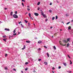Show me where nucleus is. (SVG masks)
Returning a JSON list of instances; mask_svg holds the SVG:
<instances>
[{
    "instance_id": "6e6552de",
    "label": "nucleus",
    "mask_w": 73,
    "mask_h": 73,
    "mask_svg": "<svg viewBox=\"0 0 73 73\" xmlns=\"http://www.w3.org/2000/svg\"><path fill=\"white\" fill-rule=\"evenodd\" d=\"M60 44L61 45H62V46H65L66 45V44L63 45V44H62L61 43H60Z\"/></svg>"
},
{
    "instance_id": "603ef678",
    "label": "nucleus",
    "mask_w": 73,
    "mask_h": 73,
    "mask_svg": "<svg viewBox=\"0 0 73 73\" xmlns=\"http://www.w3.org/2000/svg\"><path fill=\"white\" fill-rule=\"evenodd\" d=\"M33 72H36V71H35V70H34L33 71Z\"/></svg>"
},
{
    "instance_id": "58836bf2",
    "label": "nucleus",
    "mask_w": 73,
    "mask_h": 73,
    "mask_svg": "<svg viewBox=\"0 0 73 73\" xmlns=\"http://www.w3.org/2000/svg\"><path fill=\"white\" fill-rule=\"evenodd\" d=\"M41 59H39L38 60V61H41Z\"/></svg>"
},
{
    "instance_id": "423d86ee",
    "label": "nucleus",
    "mask_w": 73,
    "mask_h": 73,
    "mask_svg": "<svg viewBox=\"0 0 73 73\" xmlns=\"http://www.w3.org/2000/svg\"><path fill=\"white\" fill-rule=\"evenodd\" d=\"M25 45H24L23 46V48H22V50H24V49H25Z\"/></svg>"
},
{
    "instance_id": "864d4df0",
    "label": "nucleus",
    "mask_w": 73,
    "mask_h": 73,
    "mask_svg": "<svg viewBox=\"0 0 73 73\" xmlns=\"http://www.w3.org/2000/svg\"><path fill=\"white\" fill-rule=\"evenodd\" d=\"M40 11L41 12H42V9H41L40 10Z\"/></svg>"
},
{
    "instance_id": "2f4dec72",
    "label": "nucleus",
    "mask_w": 73,
    "mask_h": 73,
    "mask_svg": "<svg viewBox=\"0 0 73 73\" xmlns=\"http://www.w3.org/2000/svg\"><path fill=\"white\" fill-rule=\"evenodd\" d=\"M27 9L28 11H30V9L27 8Z\"/></svg>"
},
{
    "instance_id": "774afa93",
    "label": "nucleus",
    "mask_w": 73,
    "mask_h": 73,
    "mask_svg": "<svg viewBox=\"0 0 73 73\" xmlns=\"http://www.w3.org/2000/svg\"><path fill=\"white\" fill-rule=\"evenodd\" d=\"M53 28V27H50V28Z\"/></svg>"
},
{
    "instance_id": "680f3d73",
    "label": "nucleus",
    "mask_w": 73,
    "mask_h": 73,
    "mask_svg": "<svg viewBox=\"0 0 73 73\" xmlns=\"http://www.w3.org/2000/svg\"><path fill=\"white\" fill-rule=\"evenodd\" d=\"M60 8H62V7L61 6H60Z\"/></svg>"
},
{
    "instance_id": "dca6fc26",
    "label": "nucleus",
    "mask_w": 73,
    "mask_h": 73,
    "mask_svg": "<svg viewBox=\"0 0 73 73\" xmlns=\"http://www.w3.org/2000/svg\"><path fill=\"white\" fill-rule=\"evenodd\" d=\"M3 41H5V42H6V40H7V39H3Z\"/></svg>"
},
{
    "instance_id": "09e8293b",
    "label": "nucleus",
    "mask_w": 73,
    "mask_h": 73,
    "mask_svg": "<svg viewBox=\"0 0 73 73\" xmlns=\"http://www.w3.org/2000/svg\"><path fill=\"white\" fill-rule=\"evenodd\" d=\"M3 37H5V38L6 37V36H3Z\"/></svg>"
},
{
    "instance_id": "bf43d9fd",
    "label": "nucleus",
    "mask_w": 73,
    "mask_h": 73,
    "mask_svg": "<svg viewBox=\"0 0 73 73\" xmlns=\"http://www.w3.org/2000/svg\"><path fill=\"white\" fill-rule=\"evenodd\" d=\"M52 72L53 73H54V72L53 71H52Z\"/></svg>"
},
{
    "instance_id": "a18cd8bd",
    "label": "nucleus",
    "mask_w": 73,
    "mask_h": 73,
    "mask_svg": "<svg viewBox=\"0 0 73 73\" xmlns=\"http://www.w3.org/2000/svg\"><path fill=\"white\" fill-rule=\"evenodd\" d=\"M5 70H7L8 69V68H7V67L5 68Z\"/></svg>"
},
{
    "instance_id": "412c9836",
    "label": "nucleus",
    "mask_w": 73,
    "mask_h": 73,
    "mask_svg": "<svg viewBox=\"0 0 73 73\" xmlns=\"http://www.w3.org/2000/svg\"><path fill=\"white\" fill-rule=\"evenodd\" d=\"M40 2H38V3H37V5H40Z\"/></svg>"
},
{
    "instance_id": "473e14b6",
    "label": "nucleus",
    "mask_w": 73,
    "mask_h": 73,
    "mask_svg": "<svg viewBox=\"0 0 73 73\" xmlns=\"http://www.w3.org/2000/svg\"><path fill=\"white\" fill-rule=\"evenodd\" d=\"M69 44L68 43L67 45V46H68V47L69 46Z\"/></svg>"
},
{
    "instance_id": "5fc2aeb1",
    "label": "nucleus",
    "mask_w": 73,
    "mask_h": 73,
    "mask_svg": "<svg viewBox=\"0 0 73 73\" xmlns=\"http://www.w3.org/2000/svg\"><path fill=\"white\" fill-rule=\"evenodd\" d=\"M52 4V3H50V5H51Z\"/></svg>"
},
{
    "instance_id": "69168bd1",
    "label": "nucleus",
    "mask_w": 73,
    "mask_h": 73,
    "mask_svg": "<svg viewBox=\"0 0 73 73\" xmlns=\"http://www.w3.org/2000/svg\"><path fill=\"white\" fill-rule=\"evenodd\" d=\"M48 21V20L47 19H46V21Z\"/></svg>"
},
{
    "instance_id": "f3484780",
    "label": "nucleus",
    "mask_w": 73,
    "mask_h": 73,
    "mask_svg": "<svg viewBox=\"0 0 73 73\" xmlns=\"http://www.w3.org/2000/svg\"><path fill=\"white\" fill-rule=\"evenodd\" d=\"M15 15H17V11H16L15 12Z\"/></svg>"
},
{
    "instance_id": "bb28decb",
    "label": "nucleus",
    "mask_w": 73,
    "mask_h": 73,
    "mask_svg": "<svg viewBox=\"0 0 73 73\" xmlns=\"http://www.w3.org/2000/svg\"><path fill=\"white\" fill-rule=\"evenodd\" d=\"M54 19H55V17H52V20H54Z\"/></svg>"
},
{
    "instance_id": "5701e85b",
    "label": "nucleus",
    "mask_w": 73,
    "mask_h": 73,
    "mask_svg": "<svg viewBox=\"0 0 73 73\" xmlns=\"http://www.w3.org/2000/svg\"><path fill=\"white\" fill-rule=\"evenodd\" d=\"M13 33H16V29L14 30V31H13Z\"/></svg>"
},
{
    "instance_id": "cd10ccee",
    "label": "nucleus",
    "mask_w": 73,
    "mask_h": 73,
    "mask_svg": "<svg viewBox=\"0 0 73 73\" xmlns=\"http://www.w3.org/2000/svg\"><path fill=\"white\" fill-rule=\"evenodd\" d=\"M44 47L46 48V49H47V47L45 46H44Z\"/></svg>"
},
{
    "instance_id": "49530a36",
    "label": "nucleus",
    "mask_w": 73,
    "mask_h": 73,
    "mask_svg": "<svg viewBox=\"0 0 73 73\" xmlns=\"http://www.w3.org/2000/svg\"><path fill=\"white\" fill-rule=\"evenodd\" d=\"M13 70H14V71H16V70L15 69H13Z\"/></svg>"
},
{
    "instance_id": "9b49d317",
    "label": "nucleus",
    "mask_w": 73,
    "mask_h": 73,
    "mask_svg": "<svg viewBox=\"0 0 73 73\" xmlns=\"http://www.w3.org/2000/svg\"><path fill=\"white\" fill-rule=\"evenodd\" d=\"M41 14L42 16L44 14L43 11L41 12Z\"/></svg>"
},
{
    "instance_id": "1a4fd4ad",
    "label": "nucleus",
    "mask_w": 73,
    "mask_h": 73,
    "mask_svg": "<svg viewBox=\"0 0 73 73\" xmlns=\"http://www.w3.org/2000/svg\"><path fill=\"white\" fill-rule=\"evenodd\" d=\"M29 16L30 17H31V13H29Z\"/></svg>"
},
{
    "instance_id": "c85d7f7f",
    "label": "nucleus",
    "mask_w": 73,
    "mask_h": 73,
    "mask_svg": "<svg viewBox=\"0 0 73 73\" xmlns=\"http://www.w3.org/2000/svg\"><path fill=\"white\" fill-rule=\"evenodd\" d=\"M25 21L26 23H28V21H26L25 20Z\"/></svg>"
},
{
    "instance_id": "f257e3e1",
    "label": "nucleus",
    "mask_w": 73,
    "mask_h": 73,
    "mask_svg": "<svg viewBox=\"0 0 73 73\" xmlns=\"http://www.w3.org/2000/svg\"><path fill=\"white\" fill-rule=\"evenodd\" d=\"M13 17L15 19H17V18H18V16L16 14L13 15Z\"/></svg>"
},
{
    "instance_id": "6ab92c4d",
    "label": "nucleus",
    "mask_w": 73,
    "mask_h": 73,
    "mask_svg": "<svg viewBox=\"0 0 73 73\" xmlns=\"http://www.w3.org/2000/svg\"><path fill=\"white\" fill-rule=\"evenodd\" d=\"M53 48H54V49H56V46H53Z\"/></svg>"
},
{
    "instance_id": "a878e982",
    "label": "nucleus",
    "mask_w": 73,
    "mask_h": 73,
    "mask_svg": "<svg viewBox=\"0 0 73 73\" xmlns=\"http://www.w3.org/2000/svg\"><path fill=\"white\" fill-rule=\"evenodd\" d=\"M71 29V27H68V29L70 30V29Z\"/></svg>"
},
{
    "instance_id": "7ed1b4c3",
    "label": "nucleus",
    "mask_w": 73,
    "mask_h": 73,
    "mask_svg": "<svg viewBox=\"0 0 73 73\" xmlns=\"http://www.w3.org/2000/svg\"><path fill=\"white\" fill-rule=\"evenodd\" d=\"M34 15H35V16H38V13H34Z\"/></svg>"
},
{
    "instance_id": "79ce46f5",
    "label": "nucleus",
    "mask_w": 73,
    "mask_h": 73,
    "mask_svg": "<svg viewBox=\"0 0 73 73\" xmlns=\"http://www.w3.org/2000/svg\"><path fill=\"white\" fill-rule=\"evenodd\" d=\"M13 35L14 36H15V35H16V33H14L13 34Z\"/></svg>"
},
{
    "instance_id": "3c124183",
    "label": "nucleus",
    "mask_w": 73,
    "mask_h": 73,
    "mask_svg": "<svg viewBox=\"0 0 73 73\" xmlns=\"http://www.w3.org/2000/svg\"><path fill=\"white\" fill-rule=\"evenodd\" d=\"M39 9H40V7H38V11H39Z\"/></svg>"
},
{
    "instance_id": "c756f323",
    "label": "nucleus",
    "mask_w": 73,
    "mask_h": 73,
    "mask_svg": "<svg viewBox=\"0 0 73 73\" xmlns=\"http://www.w3.org/2000/svg\"><path fill=\"white\" fill-rule=\"evenodd\" d=\"M25 70H26V71H27V70H28V68H25Z\"/></svg>"
},
{
    "instance_id": "0e129e2a",
    "label": "nucleus",
    "mask_w": 73,
    "mask_h": 73,
    "mask_svg": "<svg viewBox=\"0 0 73 73\" xmlns=\"http://www.w3.org/2000/svg\"><path fill=\"white\" fill-rule=\"evenodd\" d=\"M29 6H27V8H29Z\"/></svg>"
},
{
    "instance_id": "f8f14e48",
    "label": "nucleus",
    "mask_w": 73,
    "mask_h": 73,
    "mask_svg": "<svg viewBox=\"0 0 73 73\" xmlns=\"http://www.w3.org/2000/svg\"><path fill=\"white\" fill-rule=\"evenodd\" d=\"M10 15L11 16H12L13 15V12H11L10 13Z\"/></svg>"
},
{
    "instance_id": "6e6d98bb",
    "label": "nucleus",
    "mask_w": 73,
    "mask_h": 73,
    "mask_svg": "<svg viewBox=\"0 0 73 73\" xmlns=\"http://www.w3.org/2000/svg\"><path fill=\"white\" fill-rule=\"evenodd\" d=\"M22 1H24V2H25V1H24V0H22Z\"/></svg>"
},
{
    "instance_id": "8fccbe9b",
    "label": "nucleus",
    "mask_w": 73,
    "mask_h": 73,
    "mask_svg": "<svg viewBox=\"0 0 73 73\" xmlns=\"http://www.w3.org/2000/svg\"><path fill=\"white\" fill-rule=\"evenodd\" d=\"M54 67H53L52 68V69L53 70H54Z\"/></svg>"
},
{
    "instance_id": "b1692460",
    "label": "nucleus",
    "mask_w": 73,
    "mask_h": 73,
    "mask_svg": "<svg viewBox=\"0 0 73 73\" xmlns=\"http://www.w3.org/2000/svg\"><path fill=\"white\" fill-rule=\"evenodd\" d=\"M58 19V17H57V16H56V19L57 20Z\"/></svg>"
},
{
    "instance_id": "c9c22d12",
    "label": "nucleus",
    "mask_w": 73,
    "mask_h": 73,
    "mask_svg": "<svg viewBox=\"0 0 73 73\" xmlns=\"http://www.w3.org/2000/svg\"><path fill=\"white\" fill-rule=\"evenodd\" d=\"M67 72H68V73H72V71H67Z\"/></svg>"
},
{
    "instance_id": "4d7b16f0",
    "label": "nucleus",
    "mask_w": 73,
    "mask_h": 73,
    "mask_svg": "<svg viewBox=\"0 0 73 73\" xmlns=\"http://www.w3.org/2000/svg\"><path fill=\"white\" fill-rule=\"evenodd\" d=\"M31 19H32V20H33V18H32V17H31Z\"/></svg>"
},
{
    "instance_id": "4be33fe9",
    "label": "nucleus",
    "mask_w": 73,
    "mask_h": 73,
    "mask_svg": "<svg viewBox=\"0 0 73 73\" xmlns=\"http://www.w3.org/2000/svg\"><path fill=\"white\" fill-rule=\"evenodd\" d=\"M67 56L68 57V58H70V56H69V55H67Z\"/></svg>"
},
{
    "instance_id": "13d9d810",
    "label": "nucleus",
    "mask_w": 73,
    "mask_h": 73,
    "mask_svg": "<svg viewBox=\"0 0 73 73\" xmlns=\"http://www.w3.org/2000/svg\"><path fill=\"white\" fill-rule=\"evenodd\" d=\"M5 10H6L7 9V8H5Z\"/></svg>"
},
{
    "instance_id": "2eb2a0df",
    "label": "nucleus",
    "mask_w": 73,
    "mask_h": 73,
    "mask_svg": "<svg viewBox=\"0 0 73 73\" xmlns=\"http://www.w3.org/2000/svg\"><path fill=\"white\" fill-rule=\"evenodd\" d=\"M63 64L64 65V66H66V63H63Z\"/></svg>"
},
{
    "instance_id": "a19ab883",
    "label": "nucleus",
    "mask_w": 73,
    "mask_h": 73,
    "mask_svg": "<svg viewBox=\"0 0 73 73\" xmlns=\"http://www.w3.org/2000/svg\"><path fill=\"white\" fill-rule=\"evenodd\" d=\"M40 50H41V48H39L38 49V50L40 51Z\"/></svg>"
},
{
    "instance_id": "4468645a",
    "label": "nucleus",
    "mask_w": 73,
    "mask_h": 73,
    "mask_svg": "<svg viewBox=\"0 0 73 73\" xmlns=\"http://www.w3.org/2000/svg\"><path fill=\"white\" fill-rule=\"evenodd\" d=\"M63 41L64 42H67V41H66V40H63Z\"/></svg>"
},
{
    "instance_id": "e433bc0d",
    "label": "nucleus",
    "mask_w": 73,
    "mask_h": 73,
    "mask_svg": "<svg viewBox=\"0 0 73 73\" xmlns=\"http://www.w3.org/2000/svg\"><path fill=\"white\" fill-rule=\"evenodd\" d=\"M69 23H70V22H68V23H66L67 25H68V24H69Z\"/></svg>"
},
{
    "instance_id": "72a5a7b5",
    "label": "nucleus",
    "mask_w": 73,
    "mask_h": 73,
    "mask_svg": "<svg viewBox=\"0 0 73 73\" xmlns=\"http://www.w3.org/2000/svg\"><path fill=\"white\" fill-rule=\"evenodd\" d=\"M49 12H50V13H52V11L51 10H49Z\"/></svg>"
},
{
    "instance_id": "393cba45",
    "label": "nucleus",
    "mask_w": 73,
    "mask_h": 73,
    "mask_svg": "<svg viewBox=\"0 0 73 73\" xmlns=\"http://www.w3.org/2000/svg\"><path fill=\"white\" fill-rule=\"evenodd\" d=\"M29 63H28V62H26L25 63V65H27Z\"/></svg>"
},
{
    "instance_id": "e2e57ef3",
    "label": "nucleus",
    "mask_w": 73,
    "mask_h": 73,
    "mask_svg": "<svg viewBox=\"0 0 73 73\" xmlns=\"http://www.w3.org/2000/svg\"><path fill=\"white\" fill-rule=\"evenodd\" d=\"M37 37L35 38V39H37Z\"/></svg>"
},
{
    "instance_id": "4c0bfd02",
    "label": "nucleus",
    "mask_w": 73,
    "mask_h": 73,
    "mask_svg": "<svg viewBox=\"0 0 73 73\" xmlns=\"http://www.w3.org/2000/svg\"><path fill=\"white\" fill-rule=\"evenodd\" d=\"M22 5L24 7V3H23L22 4Z\"/></svg>"
},
{
    "instance_id": "338daca9",
    "label": "nucleus",
    "mask_w": 73,
    "mask_h": 73,
    "mask_svg": "<svg viewBox=\"0 0 73 73\" xmlns=\"http://www.w3.org/2000/svg\"><path fill=\"white\" fill-rule=\"evenodd\" d=\"M21 72H22V73H23V71H21Z\"/></svg>"
},
{
    "instance_id": "f03ea898",
    "label": "nucleus",
    "mask_w": 73,
    "mask_h": 73,
    "mask_svg": "<svg viewBox=\"0 0 73 73\" xmlns=\"http://www.w3.org/2000/svg\"><path fill=\"white\" fill-rule=\"evenodd\" d=\"M5 30L6 31H10V30L9 29L7 28L5 29Z\"/></svg>"
},
{
    "instance_id": "0eeeda50",
    "label": "nucleus",
    "mask_w": 73,
    "mask_h": 73,
    "mask_svg": "<svg viewBox=\"0 0 73 73\" xmlns=\"http://www.w3.org/2000/svg\"><path fill=\"white\" fill-rule=\"evenodd\" d=\"M44 64L46 65H48V63H47V62H44Z\"/></svg>"
},
{
    "instance_id": "39448f33",
    "label": "nucleus",
    "mask_w": 73,
    "mask_h": 73,
    "mask_svg": "<svg viewBox=\"0 0 73 73\" xmlns=\"http://www.w3.org/2000/svg\"><path fill=\"white\" fill-rule=\"evenodd\" d=\"M42 43V41L41 40H40L38 42V44H41V43Z\"/></svg>"
},
{
    "instance_id": "7c9ffc66",
    "label": "nucleus",
    "mask_w": 73,
    "mask_h": 73,
    "mask_svg": "<svg viewBox=\"0 0 73 73\" xmlns=\"http://www.w3.org/2000/svg\"><path fill=\"white\" fill-rule=\"evenodd\" d=\"M21 25L22 27H24V25H23L21 24Z\"/></svg>"
},
{
    "instance_id": "ea45409f",
    "label": "nucleus",
    "mask_w": 73,
    "mask_h": 73,
    "mask_svg": "<svg viewBox=\"0 0 73 73\" xmlns=\"http://www.w3.org/2000/svg\"><path fill=\"white\" fill-rule=\"evenodd\" d=\"M70 62H71L70 63V64H72V61H71V60H70Z\"/></svg>"
},
{
    "instance_id": "052dcab7",
    "label": "nucleus",
    "mask_w": 73,
    "mask_h": 73,
    "mask_svg": "<svg viewBox=\"0 0 73 73\" xmlns=\"http://www.w3.org/2000/svg\"><path fill=\"white\" fill-rule=\"evenodd\" d=\"M61 23H63V24H64V22L62 21Z\"/></svg>"
},
{
    "instance_id": "de8ad7c7",
    "label": "nucleus",
    "mask_w": 73,
    "mask_h": 73,
    "mask_svg": "<svg viewBox=\"0 0 73 73\" xmlns=\"http://www.w3.org/2000/svg\"><path fill=\"white\" fill-rule=\"evenodd\" d=\"M7 56H8V54H5V56L6 57H7Z\"/></svg>"
},
{
    "instance_id": "aec40b11",
    "label": "nucleus",
    "mask_w": 73,
    "mask_h": 73,
    "mask_svg": "<svg viewBox=\"0 0 73 73\" xmlns=\"http://www.w3.org/2000/svg\"><path fill=\"white\" fill-rule=\"evenodd\" d=\"M69 15L68 14H66V17L69 16Z\"/></svg>"
},
{
    "instance_id": "c03bdc74",
    "label": "nucleus",
    "mask_w": 73,
    "mask_h": 73,
    "mask_svg": "<svg viewBox=\"0 0 73 73\" xmlns=\"http://www.w3.org/2000/svg\"><path fill=\"white\" fill-rule=\"evenodd\" d=\"M22 23V22L21 21H20V22L19 23V24H20V23Z\"/></svg>"
},
{
    "instance_id": "9d476101",
    "label": "nucleus",
    "mask_w": 73,
    "mask_h": 73,
    "mask_svg": "<svg viewBox=\"0 0 73 73\" xmlns=\"http://www.w3.org/2000/svg\"><path fill=\"white\" fill-rule=\"evenodd\" d=\"M47 55L48 57H49V54L48 53H47Z\"/></svg>"
},
{
    "instance_id": "37998d69",
    "label": "nucleus",
    "mask_w": 73,
    "mask_h": 73,
    "mask_svg": "<svg viewBox=\"0 0 73 73\" xmlns=\"http://www.w3.org/2000/svg\"><path fill=\"white\" fill-rule=\"evenodd\" d=\"M61 68V67L60 66H59L58 68V69H60Z\"/></svg>"
},
{
    "instance_id": "f704fd0d",
    "label": "nucleus",
    "mask_w": 73,
    "mask_h": 73,
    "mask_svg": "<svg viewBox=\"0 0 73 73\" xmlns=\"http://www.w3.org/2000/svg\"><path fill=\"white\" fill-rule=\"evenodd\" d=\"M69 40H70V38H69L68 39H67V41H69Z\"/></svg>"
},
{
    "instance_id": "a211bd4d",
    "label": "nucleus",
    "mask_w": 73,
    "mask_h": 73,
    "mask_svg": "<svg viewBox=\"0 0 73 73\" xmlns=\"http://www.w3.org/2000/svg\"><path fill=\"white\" fill-rule=\"evenodd\" d=\"M71 33H73V29L71 30Z\"/></svg>"
},
{
    "instance_id": "ddd939ff",
    "label": "nucleus",
    "mask_w": 73,
    "mask_h": 73,
    "mask_svg": "<svg viewBox=\"0 0 73 73\" xmlns=\"http://www.w3.org/2000/svg\"><path fill=\"white\" fill-rule=\"evenodd\" d=\"M26 42L27 43H30V41H26Z\"/></svg>"
},
{
    "instance_id": "20e7f679",
    "label": "nucleus",
    "mask_w": 73,
    "mask_h": 73,
    "mask_svg": "<svg viewBox=\"0 0 73 73\" xmlns=\"http://www.w3.org/2000/svg\"><path fill=\"white\" fill-rule=\"evenodd\" d=\"M42 16H43L44 17H45V18L46 17V15L44 14Z\"/></svg>"
}]
</instances>
